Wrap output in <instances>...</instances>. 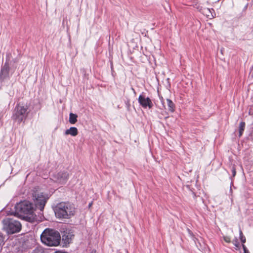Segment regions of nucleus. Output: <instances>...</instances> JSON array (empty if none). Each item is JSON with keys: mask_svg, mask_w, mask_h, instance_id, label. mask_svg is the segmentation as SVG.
<instances>
[{"mask_svg": "<svg viewBox=\"0 0 253 253\" xmlns=\"http://www.w3.org/2000/svg\"><path fill=\"white\" fill-rule=\"evenodd\" d=\"M32 196L35 202V208L39 209L41 211H43L49 198L48 195L36 190V191H33Z\"/></svg>", "mask_w": 253, "mask_h": 253, "instance_id": "nucleus-6", "label": "nucleus"}, {"mask_svg": "<svg viewBox=\"0 0 253 253\" xmlns=\"http://www.w3.org/2000/svg\"><path fill=\"white\" fill-rule=\"evenodd\" d=\"M223 239H224V240L227 243L231 242V238L229 236H224Z\"/></svg>", "mask_w": 253, "mask_h": 253, "instance_id": "nucleus-17", "label": "nucleus"}, {"mask_svg": "<svg viewBox=\"0 0 253 253\" xmlns=\"http://www.w3.org/2000/svg\"><path fill=\"white\" fill-rule=\"evenodd\" d=\"M28 109L27 105H17L16 106L12 118L13 121L17 123V125H20L22 122L25 121L28 114Z\"/></svg>", "mask_w": 253, "mask_h": 253, "instance_id": "nucleus-5", "label": "nucleus"}, {"mask_svg": "<svg viewBox=\"0 0 253 253\" xmlns=\"http://www.w3.org/2000/svg\"><path fill=\"white\" fill-rule=\"evenodd\" d=\"M8 67L4 65L1 70L0 77L3 76L4 78L8 75Z\"/></svg>", "mask_w": 253, "mask_h": 253, "instance_id": "nucleus-12", "label": "nucleus"}, {"mask_svg": "<svg viewBox=\"0 0 253 253\" xmlns=\"http://www.w3.org/2000/svg\"><path fill=\"white\" fill-rule=\"evenodd\" d=\"M239 234H240V238L242 243V244H244V243L246 242V238L243 235L241 230H240V231H239Z\"/></svg>", "mask_w": 253, "mask_h": 253, "instance_id": "nucleus-16", "label": "nucleus"}, {"mask_svg": "<svg viewBox=\"0 0 253 253\" xmlns=\"http://www.w3.org/2000/svg\"><path fill=\"white\" fill-rule=\"evenodd\" d=\"M65 135L70 134L72 136H76L78 134V130L77 127H70L67 129L65 132Z\"/></svg>", "mask_w": 253, "mask_h": 253, "instance_id": "nucleus-10", "label": "nucleus"}, {"mask_svg": "<svg viewBox=\"0 0 253 253\" xmlns=\"http://www.w3.org/2000/svg\"><path fill=\"white\" fill-rule=\"evenodd\" d=\"M242 247L244 250V253H249V252L244 244H242Z\"/></svg>", "mask_w": 253, "mask_h": 253, "instance_id": "nucleus-20", "label": "nucleus"}, {"mask_svg": "<svg viewBox=\"0 0 253 253\" xmlns=\"http://www.w3.org/2000/svg\"><path fill=\"white\" fill-rule=\"evenodd\" d=\"M60 239L61 236L59 233L51 229H45L41 235L42 242L49 247L58 246L60 243Z\"/></svg>", "mask_w": 253, "mask_h": 253, "instance_id": "nucleus-3", "label": "nucleus"}, {"mask_svg": "<svg viewBox=\"0 0 253 253\" xmlns=\"http://www.w3.org/2000/svg\"><path fill=\"white\" fill-rule=\"evenodd\" d=\"M2 229L7 234H13L19 232L22 228L21 223L13 218L6 217L2 220Z\"/></svg>", "mask_w": 253, "mask_h": 253, "instance_id": "nucleus-4", "label": "nucleus"}, {"mask_svg": "<svg viewBox=\"0 0 253 253\" xmlns=\"http://www.w3.org/2000/svg\"><path fill=\"white\" fill-rule=\"evenodd\" d=\"M167 104H168L169 110V111H170L171 112H174V108H175V106H174V103L169 99H167Z\"/></svg>", "mask_w": 253, "mask_h": 253, "instance_id": "nucleus-11", "label": "nucleus"}, {"mask_svg": "<svg viewBox=\"0 0 253 253\" xmlns=\"http://www.w3.org/2000/svg\"><path fill=\"white\" fill-rule=\"evenodd\" d=\"M91 205H92V203H90L88 205L89 207H91Z\"/></svg>", "mask_w": 253, "mask_h": 253, "instance_id": "nucleus-24", "label": "nucleus"}, {"mask_svg": "<svg viewBox=\"0 0 253 253\" xmlns=\"http://www.w3.org/2000/svg\"><path fill=\"white\" fill-rule=\"evenodd\" d=\"M245 125V123L244 122H241L240 123V126H244Z\"/></svg>", "mask_w": 253, "mask_h": 253, "instance_id": "nucleus-22", "label": "nucleus"}, {"mask_svg": "<svg viewBox=\"0 0 253 253\" xmlns=\"http://www.w3.org/2000/svg\"><path fill=\"white\" fill-rule=\"evenodd\" d=\"M54 211L57 218L69 219L75 215L76 210L73 204L62 202L55 206Z\"/></svg>", "mask_w": 253, "mask_h": 253, "instance_id": "nucleus-2", "label": "nucleus"}, {"mask_svg": "<svg viewBox=\"0 0 253 253\" xmlns=\"http://www.w3.org/2000/svg\"><path fill=\"white\" fill-rule=\"evenodd\" d=\"M77 115L73 113L70 114L69 122L71 124H74L77 122Z\"/></svg>", "mask_w": 253, "mask_h": 253, "instance_id": "nucleus-13", "label": "nucleus"}, {"mask_svg": "<svg viewBox=\"0 0 253 253\" xmlns=\"http://www.w3.org/2000/svg\"><path fill=\"white\" fill-rule=\"evenodd\" d=\"M138 101L140 105L144 108H148L149 109H151L153 106V104L150 98L148 97H146L143 94H140L139 96Z\"/></svg>", "mask_w": 253, "mask_h": 253, "instance_id": "nucleus-7", "label": "nucleus"}, {"mask_svg": "<svg viewBox=\"0 0 253 253\" xmlns=\"http://www.w3.org/2000/svg\"><path fill=\"white\" fill-rule=\"evenodd\" d=\"M3 242V237L2 235L0 234V248L1 247Z\"/></svg>", "mask_w": 253, "mask_h": 253, "instance_id": "nucleus-21", "label": "nucleus"}, {"mask_svg": "<svg viewBox=\"0 0 253 253\" xmlns=\"http://www.w3.org/2000/svg\"><path fill=\"white\" fill-rule=\"evenodd\" d=\"M68 176L69 174L67 171L60 172L57 174V181L61 184H64L67 181Z\"/></svg>", "mask_w": 253, "mask_h": 253, "instance_id": "nucleus-8", "label": "nucleus"}, {"mask_svg": "<svg viewBox=\"0 0 253 253\" xmlns=\"http://www.w3.org/2000/svg\"><path fill=\"white\" fill-rule=\"evenodd\" d=\"M231 171L232 173V175L234 177L236 174V168L234 166H233L231 168Z\"/></svg>", "mask_w": 253, "mask_h": 253, "instance_id": "nucleus-18", "label": "nucleus"}, {"mask_svg": "<svg viewBox=\"0 0 253 253\" xmlns=\"http://www.w3.org/2000/svg\"><path fill=\"white\" fill-rule=\"evenodd\" d=\"M74 236V235L71 232H64L62 236V240L65 244H70Z\"/></svg>", "mask_w": 253, "mask_h": 253, "instance_id": "nucleus-9", "label": "nucleus"}, {"mask_svg": "<svg viewBox=\"0 0 253 253\" xmlns=\"http://www.w3.org/2000/svg\"><path fill=\"white\" fill-rule=\"evenodd\" d=\"M90 253H96V251H95V250H92V251L90 252Z\"/></svg>", "mask_w": 253, "mask_h": 253, "instance_id": "nucleus-23", "label": "nucleus"}, {"mask_svg": "<svg viewBox=\"0 0 253 253\" xmlns=\"http://www.w3.org/2000/svg\"><path fill=\"white\" fill-rule=\"evenodd\" d=\"M233 244L236 247V249H239L240 248V243L237 238H235L232 241Z\"/></svg>", "mask_w": 253, "mask_h": 253, "instance_id": "nucleus-15", "label": "nucleus"}, {"mask_svg": "<svg viewBox=\"0 0 253 253\" xmlns=\"http://www.w3.org/2000/svg\"><path fill=\"white\" fill-rule=\"evenodd\" d=\"M14 209L15 211L13 212L14 215L29 222H32L34 219L35 207L30 201H21L16 204Z\"/></svg>", "mask_w": 253, "mask_h": 253, "instance_id": "nucleus-1", "label": "nucleus"}, {"mask_svg": "<svg viewBox=\"0 0 253 253\" xmlns=\"http://www.w3.org/2000/svg\"><path fill=\"white\" fill-rule=\"evenodd\" d=\"M244 131V127H239V136L240 137Z\"/></svg>", "mask_w": 253, "mask_h": 253, "instance_id": "nucleus-19", "label": "nucleus"}, {"mask_svg": "<svg viewBox=\"0 0 253 253\" xmlns=\"http://www.w3.org/2000/svg\"><path fill=\"white\" fill-rule=\"evenodd\" d=\"M32 253H46V252L42 247H38L33 251Z\"/></svg>", "mask_w": 253, "mask_h": 253, "instance_id": "nucleus-14", "label": "nucleus"}]
</instances>
